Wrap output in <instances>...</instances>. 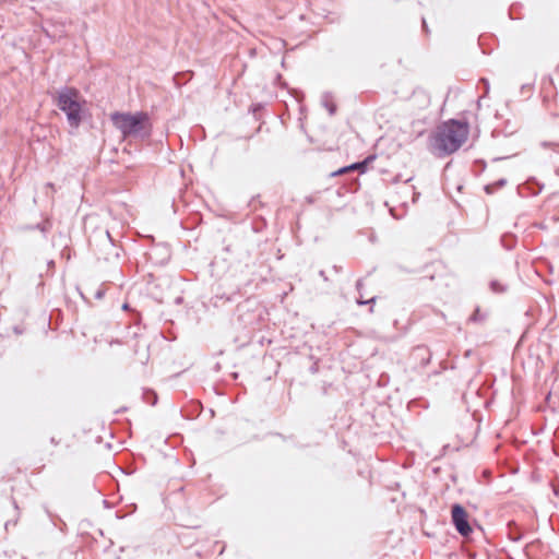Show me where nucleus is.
<instances>
[{
  "label": "nucleus",
  "instance_id": "39448f33",
  "mask_svg": "<svg viewBox=\"0 0 559 559\" xmlns=\"http://www.w3.org/2000/svg\"><path fill=\"white\" fill-rule=\"evenodd\" d=\"M356 167H357L356 165H352L348 169H354Z\"/></svg>",
  "mask_w": 559,
  "mask_h": 559
},
{
  "label": "nucleus",
  "instance_id": "f03ea898",
  "mask_svg": "<svg viewBox=\"0 0 559 559\" xmlns=\"http://www.w3.org/2000/svg\"><path fill=\"white\" fill-rule=\"evenodd\" d=\"M112 120L115 126L128 135H146L151 130L147 117L142 114H116Z\"/></svg>",
  "mask_w": 559,
  "mask_h": 559
},
{
  "label": "nucleus",
  "instance_id": "20e7f679",
  "mask_svg": "<svg viewBox=\"0 0 559 559\" xmlns=\"http://www.w3.org/2000/svg\"><path fill=\"white\" fill-rule=\"evenodd\" d=\"M452 518L456 530L462 535L467 536L472 532V527L467 521V513L462 507L455 506L453 508Z\"/></svg>",
  "mask_w": 559,
  "mask_h": 559
},
{
  "label": "nucleus",
  "instance_id": "7ed1b4c3",
  "mask_svg": "<svg viewBox=\"0 0 559 559\" xmlns=\"http://www.w3.org/2000/svg\"><path fill=\"white\" fill-rule=\"evenodd\" d=\"M455 135L452 136L450 134L444 135V139H442V147L445 151H454L459 147V145L464 141L466 138L467 131L466 128L462 124H455Z\"/></svg>",
  "mask_w": 559,
  "mask_h": 559
},
{
  "label": "nucleus",
  "instance_id": "f257e3e1",
  "mask_svg": "<svg viewBox=\"0 0 559 559\" xmlns=\"http://www.w3.org/2000/svg\"><path fill=\"white\" fill-rule=\"evenodd\" d=\"M57 107L66 114L71 126H78L84 116V103L78 91L73 88H62L56 96Z\"/></svg>",
  "mask_w": 559,
  "mask_h": 559
}]
</instances>
